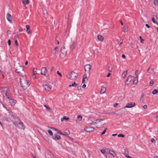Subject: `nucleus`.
Segmentation results:
<instances>
[{
  "label": "nucleus",
  "mask_w": 158,
  "mask_h": 158,
  "mask_svg": "<svg viewBox=\"0 0 158 158\" xmlns=\"http://www.w3.org/2000/svg\"><path fill=\"white\" fill-rule=\"evenodd\" d=\"M20 84L21 87L24 89H26L30 85L26 77L24 76H22L20 78Z\"/></svg>",
  "instance_id": "f257e3e1"
},
{
  "label": "nucleus",
  "mask_w": 158,
  "mask_h": 158,
  "mask_svg": "<svg viewBox=\"0 0 158 158\" xmlns=\"http://www.w3.org/2000/svg\"><path fill=\"white\" fill-rule=\"evenodd\" d=\"M12 122L13 124L19 128L23 129H25V126L23 123L18 118H16V119L15 121H12Z\"/></svg>",
  "instance_id": "f03ea898"
},
{
  "label": "nucleus",
  "mask_w": 158,
  "mask_h": 158,
  "mask_svg": "<svg viewBox=\"0 0 158 158\" xmlns=\"http://www.w3.org/2000/svg\"><path fill=\"white\" fill-rule=\"evenodd\" d=\"M104 120L103 119H98L96 120V127L98 128H100L102 126H104L105 123L104 122Z\"/></svg>",
  "instance_id": "7ed1b4c3"
},
{
  "label": "nucleus",
  "mask_w": 158,
  "mask_h": 158,
  "mask_svg": "<svg viewBox=\"0 0 158 158\" xmlns=\"http://www.w3.org/2000/svg\"><path fill=\"white\" fill-rule=\"evenodd\" d=\"M15 71L16 72L21 73V74H23L25 73L23 67L20 65H19L15 68Z\"/></svg>",
  "instance_id": "20e7f679"
},
{
  "label": "nucleus",
  "mask_w": 158,
  "mask_h": 158,
  "mask_svg": "<svg viewBox=\"0 0 158 158\" xmlns=\"http://www.w3.org/2000/svg\"><path fill=\"white\" fill-rule=\"evenodd\" d=\"M77 76V74L76 73L72 71L69 74V77L68 78L71 80H75L76 79Z\"/></svg>",
  "instance_id": "39448f33"
},
{
  "label": "nucleus",
  "mask_w": 158,
  "mask_h": 158,
  "mask_svg": "<svg viewBox=\"0 0 158 158\" xmlns=\"http://www.w3.org/2000/svg\"><path fill=\"white\" fill-rule=\"evenodd\" d=\"M16 102V101L14 99L8 97L6 100V103L8 105H14Z\"/></svg>",
  "instance_id": "423d86ee"
},
{
  "label": "nucleus",
  "mask_w": 158,
  "mask_h": 158,
  "mask_svg": "<svg viewBox=\"0 0 158 158\" xmlns=\"http://www.w3.org/2000/svg\"><path fill=\"white\" fill-rule=\"evenodd\" d=\"M91 69V66L89 64L85 65V72H87L88 73L90 74V71Z\"/></svg>",
  "instance_id": "0eeeda50"
},
{
  "label": "nucleus",
  "mask_w": 158,
  "mask_h": 158,
  "mask_svg": "<svg viewBox=\"0 0 158 158\" xmlns=\"http://www.w3.org/2000/svg\"><path fill=\"white\" fill-rule=\"evenodd\" d=\"M94 129L92 127H86L85 129V131H86L87 132H92L94 130Z\"/></svg>",
  "instance_id": "6e6552de"
},
{
  "label": "nucleus",
  "mask_w": 158,
  "mask_h": 158,
  "mask_svg": "<svg viewBox=\"0 0 158 158\" xmlns=\"http://www.w3.org/2000/svg\"><path fill=\"white\" fill-rule=\"evenodd\" d=\"M47 71L45 67H42L41 70V74L42 75L46 76V73H47Z\"/></svg>",
  "instance_id": "1a4fd4ad"
},
{
  "label": "nucleus",
  "mask_w": 158,
  "mask_h": 158,
  "mask_svg": "<svg viewBox=\"0 0 158 158\" xmlns=\"http://www.w3.org/2000/svg\"><path fill=\"white\" fill-rule=\"evenodd\" d=\"M135 105V102H131L127 103L124 108H131L134 107Z\"/></svg>",
  "instance_id": "9d476101"
},
{
  "label": "nucleus",
  "mask_w": 158,
  "mask_h": 158,
  "mask_svg": "<svg viewBox=\"0 0 158 158\" xmlns=\"http://www.w3.org/2000/svg\"><path fill=\"white\" fill-rule=\"evenodd\" d=\"M9 114L10 115L12 119V121L15 120L16 119V118H17L13 114L12 112L10 111L9 112Z\"/></svg>",
  "instance_id": "9b49d317"
},
{
  "label": "nucleus",
  "mask_w": 158,
  "mask_h": 158,
  "mask_svg": "<svg viewBox=\"0 0 158 158\" xmlns=\"http://www.w3.org/2000/svg\"><path fill=\"white\" fill-rule=\"evenodd\" d=\"M44 85V87L46 90L49 91L51 90V87L50 86L48 83H47Z\"/></svg>",
  "instance_id": "f8f14e48"
},
{
  "label": "nucleus",
  "mask_w": 158,
  "mask_h": 158,
  "mask_svg": "<svg viewBox=\"0 0 158 158\" xmlns=\"http://www.w3.org/2000/svg\"><path fill=\"white\" fill-rule=\"evenodd\" d=\"M6 18L9 22H11L12 20V17L10 14H7L6 15Z\"/></svg>",
  "instance_id": "ddd939ff"
},
{
  "label": "nucleus",
  "mask_w": 158,
  "mask_h": 158,
  "mask_svg": "<svg viewBox=\"0 0 158 158\" xmlns=\"http://www.w3.org/2000/svg\"><path fill=\"white\" fill-rule=\"evenodd\" d=\"M109 153L111 154L113 157L116 156V154L114 151L112 150L109 149Z\"/></svg>",
  "instance_id": "4468645a"
},
{
  "label": "nucleus",
  "mask_w": 158,
  "mask_h": 158,
  "mask_svg": "<svg viewBox=\"0 0 158 158\" xmlns=\"http://www.w3.org/2000/svg\"><path fill=\"white\" fill-rule=\"evenodd\" d=\"M132 76L131 75H129L125 83V85L128 84V83H126V82L128 81L129 82H130L132 79Z\"/></svg>",
  "instance_id": "2eb2a0df"
},
{
  "label": "nucleus",
  "mask_w": 158,
  "mask_h": 158,
  "mask_svg": "<svg viewBox=\"0 0 158 158\" xmlns=\"http://www.w3.org/2000/svg\"><path fill=\"white\" fill-rule=\"evenodd\" d=\"M106 88L102 86L101 92H100V94H103L106 91Z\"/></svg>",
  "instance_id": "dca6fc26"
},
{
  "label": "nucleus",
  "mask_w": 158,
  "mask_h": 158,
  "mask_svg": "<svg viewBox=\"0 0 158 158\" xmlns=\"http://www.w3.org/2000/svg\"><path fill=\"white\" fill-rule=\"evenodd\" d=\"M98 38L99 40L102 41L104 39V37L100 35H98Z\"/></svg>",
  "instance_id": "f3484780"
},
{
  "label": "nucleus",
  "mask_w": 158,
  "mask_h": 158,
  "mask_svg": "<svg viewBox=\"0 0 158 158\" xmlns=\"http://www.w3.org/2000/svg\"><path fill=\"white\" fill-rule=\"evenodd\" d=\"M138 76L137 75L135 78V79H134L133 80V84H136L138 81Z\"/></svg>",
  "instance_id": "a211bd4d"
},
{
  "label": "nucleus",
  "mask_w": 158,
  "mask_h": 158,
  "mask_svg": "<svg viewBox=\"0 0 158 158\" xmlns=\"http://www.w3.org/2000/svg\"><path fill=\"white\" fill-rule=\"evenodd\" d=\"M54 139H60V135L57 134H55L54 135Z\"/></svg>",
  "instance_id": "6ab92c4d"
},
{
  "label": "nucleus",
  "mask_w": 158,
  "mask_h": 158,
  "mask_svg": "<svg viewBox=\"0 0 158 158\" xmlns=\"http://www.w3.org/2000/svg\"><path fill=\"white\" fill-rule=\"evenodd\" d=\"M76 43H75V42H73L72 43V45L70 46V48L72 49H73L74 48H75V47L76 46Z\"/></svg>",
  "instance_id": "aec40b11"
},
{
  "label": "nucleus",
  "mask_w": 158,
  "mask_h": 158,
  "mask_svg": "<svg viewBox=\"0 0 158 158\" xmlns=\"http://www.w3.org/2000/svg\"><path fill=\"white\" fill-rule=\"evenodd\" d=\"M60 51L63 56H65L66 55L67 52L66 50H60Z\"/></svg>",
  "instance_id": "412c9836"
},
{
  "label": "nucleus",
  "mask_w": 158,
  "mask_h": 158,
  "mask_svg": "<svg viewBox=\"0 0 158 158\" xmlns=\"http://www.w3.org/2000/svg\"><path fill=\"white\" fill-rule=\"evenodd\" d=\"M69 119V117H64L63 118L61 119V121H63L64 120H65L68 121Z\"/></svg>",
  "instance_id": "4be33fe9"
},
{
  "label": "nucleus",
  "mask_w": 158,
  "mask_h": 158,
  "mask_svg": "<svg viewBox=\"0 0 158 158\" xmlns=\"http://www.w3.org/2000/svg\"><path fill=\"white\" fill-rule=\"evenodd\" d=\"M124 155H125V156L127 157V158H131V157L130 156H129L128 155V152L127 151L126 152V150L125 149V153H124Z\"/></svg>",
  "instance_id": "5701e85b"
},
{
  "label": "nucleus",
  "mask_w": 158,
  "mask_h": 158,
  "mask_svg": "<svg viewBox=\"0 0 158 158\" xmlns=\"http://www.w3.org/2000/svg\"><path fill=\"white\" fill-rule=\"evenodd\" d=\"M30 27V26L29 25H27L26 26V28L27 29L26 31L27 32L28 34H30V31H29Z\"/></svg>",
  "instance_id": "b1692460"
},
{
  "label": "nucleus",
  "mask_w": 158,
  "mask_h": 158,
  "mask_svg": "<svg viewBox=\"0 0 158 158\" xmlns=\"http://www.w3.org/2000/svg\"><path fill=\"white\" fill-rule=\"evenodd\" d=\"M77 84H76L75 82H73L71 85H69V87L73 86L76 87L77 85Z\"/></svg>",
  "instance_id": "393cba45"
},
{
  "label": "nucleus",
  "mask_w": 158,
  "mask_h": 158,
  "mask_svg": "<svg viewBox=\"0 0 158 158\" xmlns=\"http://www.w3.org/2000/svg\"><path fill=\"white\" fill-rule=\"evenodd\" d=\"M23 4L24 5L27 4L29 3V1L28 0H23Z\"/></svg>",
  "instance_id": "a878e982"
},
{
  "label": "nucleus",
  "mask_w": 158,
  "mask_h": 158,
  "mask_svg": "<svg viewBox=\"0 0 158 158\" xmlns=\"http://www.w3.org/2000/svg\"><path fill=\"white\" fill-rule=\"evenodd\" d=\"M127 27L126 26H124L123 27V31L124 32H127Z\"/></svg>",
  "instance_id": "bb28decb"
},
{
  "label": "nucleus",
  "mask_w": 158,
  "mask_h": 158,
  "mask_svg": "<svg viewBox=\"0 0 158 158\" xmlns=\"http://www.w3.org/2000/svg\"><path fill=\"white\" fill-rule=\"evenodd\" d=\"M127 71L126 70L124 73H123L122 76L123 78H124L126 77L127 74Z\"/></svg>",
  "instance_id": "cd10ccee"
},
{
  "label": "nucleus",
  "mask_w": 158,
  "mask_h": 158,
  "mask_svg": "<svg viewBox=\"0 0 158 158\" xmlns=\"http://www.w3.org/2000/svg\"><path fill=\"white\" fill-rule=\"evenodd\" d=\"M158 93V90L154 89L152 92V94H157Z\"/></svg>",
  "instance_id": "c85d7f7f"
},
{
  "label": "nucleus",
  "mask_w": 158,
  "mask_h": 158,
  "mask_svg": "<svg viewBox=\"0 0 158 158\" xmlns=\"http://www.w3.org/2000/svg\"><path fill=\"white\" fill-rule=\"evenodd\" d=\"M119 40H118V42L120 45L122 44L123 40L121 38H119Z\"/></svg>",
  "instance_id": "c756f323"
},
{
  "label": "nucleus",
  "mask_w": 158,
  "mask_h": 158,
  "mask_svg": "<svg viewBox=\"0 0 158 158\" xmlns=\"http://www.w3.org/2000/svg\"><path fill=\"white\" fill-rule=\"evenodd\" d=\"M112 68L111 67V64L110 65V66H109L108 68V71L110 72H112Z\"/></svg>",
  "instance_id": "7c9ffc66"
},
{
  "label": "nucleus",
  "mask_w": 158,
  "mask_h": 158,
  "mask_svg": "<svg viewBox=\"0 0 158 158\" xmlns=\"http://www.w3.org/2000/svg\"><path fill=\"white\" fill-rule=\"evenodd\" d=\"M66 135H68L70 134V132L69 130H65L64 131Z\"/></svg>",
  "instance_id": "2f4dec72"
},
{
  "label": "nucleus",
  "mask_w": 158,
  "mask_h": 158,
  "mask_svg": "<svg viewBox=\"0 0 158 158\" xmlns=\"http://www.w3.org/2000/svg\"><path fill=\"white\" fill-rule=\"evenodd\" d=\"M154 3L155 5H158V0H154Z\"/></svg>",
  "instance_id": "473e14b6"
},
{
  "label": "nucleus",
  "mask_w": 158,
  "mask_h": 158,
  "mask_svg": "<svg viewBox=\"0 0 158 158\" xmlns=\"http://www.w3.org/2000/svg\"><path fill=\"white\" fill-rule=\"evenodd\" d=\"M37 68H34L33 70V74H36V72H37Z\"/></svg>",
  "instance_id": "72a5a7b5"
},
{
  "label": "nucleus",
  "mask_w": 158,
  "mask_h": 158,
  "mask_svg": "<svg viewBox=\"0 0 158 158\" xmlns=\"http://www.w3.org/2000/svg\"><path fill=\"white\" fill-rule=\"evenodd\" d=\"M82 116L81 115H79L77 116V118L79 119V121H81L82 120Z\"/></svg>",
  "instance_id": "f704fd0d"
},
{
  "label": "nucleus",
  "mask_w": 158,
  "mask_h": 158,
  "mask_svg": "<svg viewBox=\"0 0 158 158\" xmlns=\"http://www.w3.org/2000/svg\"><path fill=\"white\" fill-rule=\"evenodd\" d=\"M89 124L90 125H95L96 124V120L94 121V122H91L89 123Z\"/></svg>",
  "instance_id": "c9c22d12"
},
{
  "label": "nucleus",
  "mask_w": 158,
  "mask_h": 158,
  "mask_svg": "<svg viewBox=\"0 0 158 158\" xmlns=\"http://www.w3.org/2000/svg\"><path fill=\"white\" fill-rule=\"evenodd\" d=\"M48 133H49V135H53V133H52V131L50 130H48Z\"/></svg>",
  "instance_id": "e433bc0d"
},
{
  "label": "nucleus",
  "mask_w": 158,
  "mask_h": 158,
  "mask_svg": "<svg viewBox=\"0 0 158 158\" xmlns=\"http://www.w3.org/2000/svg\"><path fill=\"white\" fill-rule=\"evenodd\" d=\"M107 129V128H106L105 129V130L103 131L101 133V135H104V134H105V133H106V129Z\"/></svg>",
  "instance_id": "4c0bfd02"
},
{
  "label": "nucleus",
  "mask_w": 158,
  "mask_h": 158,
  "mask_svg": "<svg viewBox=\"0 0 158 158\" xmlns=\"http://www.w3.org/2000/svg\"><path fill=\"white\" fill-rule=\"evenodd\" d=\"M83 78L86 79V81H88V79L86 76V74H85L83 75Z\"/></svg>",
  "instance_id": "58836bf2"
},
{
  "label": "nucleus",
  "mask_w": 158,
  "mask_h": 158,
  "mask_svg": "<svg viewBox=\"0 0 158 158\" xmlns=\"http://www.w3.org/2000/svg\"><path fill=\"white\" fill-rule=\"evenodd\" d=\"M44 106L46 107L49 110H51V109L49 107L46 106V105H44Z\"/></svg>",
  "instance_id": "ea45409f"
},
{
  "label": "nucleus",
  "mask_w": 158,
  "mask_h": 158,
  "mask_svg": "<svg viewBox=\"0 0 158 158\" xmlns=\"http://www.w3.org/2000/svg\"><path fill=\"white\" fill-rule=\"evenodd\" d=\"M101 153H102V154H104L105 152H106V151L104 149H101L100 151Z\"/></svg>",
  "instance_id": "a19ab883"
},
{
  "label": "nucleus",
  "mask_w": 158,
  "mask_h": 158,
  "mask_svg": "<svg viewBox=\"0 0 158 158\" xmlns=\"http://www.w3.org/2000/svg\"><path fill=\"white\" fill-rule=\"evenodd\" d=\"M152 20L153 23H156V22L155 20V19L154 17H153L152 18Z\"/></svg>",
  "instance_id": "79ce46f5"
},
{
  "label": "nucleus",
  "mask_w": 158,
  "mask_h": 158,
  "mask_svg": "<svg viewBox=\"0 0 158 158\" xmlns=\"http://www.w3.org/2000/svg\"><path fill=\"white\" fill-rule=\"evenodd\" d=\"M51 129H52L53 130H54V131H57V132H58V131H59V130H58L56 128H53V127H51Z\"/></svg>",
  "instance_id": "37998d69"
},
{
  "label": "nucleus",
  "mask_w": 158,
  "mask_h": 158,
  "mask_svg": "<svg viewBox=\"0 0 158 158\" xmlns=\"http://www.w3.org/2000/svg\"><path fill=\"white\" fill-rule=\"evenodd\" d=\"M8 44L9 46H10L11 44V40L10 39H9L7 41Z\"/></svg>",
  "instance_id": "c03bdc74"
},
{
  "label": "nucleus",
  "mask_w": 158,
  "mask_h": 158,
  "mask_svg": "<svg viewBox=\"0 0 158 158\" xmlns=\"http://www.w3.org/2000/svg\"><path fill=\"white\" fill-rule=\"evenodd\" d=\"M118 137H124V135L123 134H120L118 135Z\"/></svg>",
  "instance_id": "a18cd8bd"
},
{
  "label": "nucleus",
  "mask_w": 158,
  "mask_h": 158,
  "mask_svg": "<svg viewBox=\"0 0 158 158\" xmlns=\"http://www.w3.org/2000/svg\"><path fill=\"white\" fill-rule=\"evenodd\" d=\"M154 81H150V86H152V85L154 83Z\"/></svg>",
  "instance_id": "49530a36"
},
{
  "label": "nucleus",
  "mask_w": 158,
  "mask_h": 158,
  "mask_svg": "<svg viewBox=\"0 0 158 158\" xmlns=\"http://www.w3.org/2000/svg\"><path fill=\"white\" fill-rule=\"evenodd\" d=\"M57 73L58 74L60 77H62V74L60 73V72L59 71H57Z\"/></svg>",
  "instance_id": "de8ad7c7"
},
{
  "label": "nucleus",
  "mask_w": 158,
  "mask_h": 158,
  "mask_svg": "<svg viewBox=\"0 0 158 158\" xmlns=\"http://www.w3.org/2000/svg\"><path fill=\"white\" fill-rule=\"evenodd\" d=\"M57 133H59L61 135H64V134L60 132L59 131H58V132H57Z\"/></svg>",
  "instance_id": "09e8293b"
},
{
  "label": "nucleus",
  "mask_w": 158,
  "mask_h": 158,
  "mask_svg": "<svg viewBox=\"0 0 158 158\" xmlns=\"http://www.w3.org/2000/svg\"><path fill=\"white\" fill-rule=\"evenodd\" d=\"M116 112L117 111H116L115 112H113V113L116 114L117 115H121V113H117Z\"/></svg>",
  "instance_id": "8fccbe9b"
},
{
  "label": "nucleus",
  "mask_w": 158,
  "mask_h": 158,
  "mask_svg": "<svg viewBox=\"0 0 158 158\" xmlns=\"http://www.w3.org/2000/svg\"><path fill=\"white\" fill-rule=\"evenodd\" d=\"M151 141L152 143H154L155 142V140L153 138H152L151 139Z\"/></svg>",
  "instance_id": "3c124183"
},
{
  "label": "nucleus",
  "mask_w": 158,
  "mask_h": 158,
  "mask_svg": "<svg viewBox=\"0 0 158 158\" xmlns=\"http://www.w3.org/2000/svg\"><path fill=\"white\" fill-rule=\"evenodd\" d=\"M77 89L79 90H80L81 89V86H78L77 87Z\"/></svg>",
  "instance_id": "603ef678"
},
{
  "label": "nucleus",
  "mask_w": 158,
  "mask_h": 158,
  "mask_svg": "<svg viewBox=\"0 0 158 158\" xmlns=\"http://www.w3.org/2000/svg\"><path fill=\"white\" fill-rule=\"evenodd\" d=\"M15 45H16V46H18V43H17V40H15Z\"/></svg>",
  "instance_id": "864d4df0"
},
{
  "label": "nucleus",
  "mask_w": 158,
  "mask_h": 158,
  "mask_svg": "<svg viewBox=\"0 0 158 158\" xmlns=\"http://www.w3.org/2000/svg\"><path fill=\"white\" fill-rule=\"evenodd\" d=\"M85 79L83 78L82 80V83H85Z\"/></svg>",
  "instance_id": "5fc2aeb1"
},
{
  "label": "nucleus",
  "mask_w": 158,
  "mask_h": 158,
  "mask_svg": "<svg viewBox=\"0 0 158 158\" xmlns=\"http://www.w3.org/2000/svg\"><path fill=\"white\" fill-rule=\"evenodd\" d=\"M32 76L33 78H36L35 74H33Z\"/></svg>",
  "instance_id": "6e6d98bb"
},
{
  "label": "nucleus",
  "mask_w": 158,
  "mask_h": 158,
  "mask_svg": "<svg viewBox=\"0 0 158 158\" xmlns=\"http://www.w3.org/2000/svg\"><path fill=\"white\" fill-rule=\"evenodd\" d=\"M145 26H146V27L148 28H149L150 27V26H149V25H148V24H145Z\"/></svg>",
  "instance_id": "4d7b16f0"
},
{
  "label": "nucleus",
  "mask_w": 158,
  "mask_h": 158,
  "mask_svg": "<svg viewBox=\"0 0 158 158\" xmlns=\"http://www.w3.org/2000/svg\"><path fill=\"white\" fill-rule=\"evenodd\" d=\"M118 105V104L117 103H116L115 104H114V106L115 107L116 106Z\"/></svg>",
  "instance_id": "13d9d810"
},
{
  "label": "nucleus",
  "mask_w": 158,
  "mask_h": 158,
  "mask_svg": "<svg viewBox=\"0 0 158 158\" xmlns=\"http://www.w3.org/2000/svg\"><path fill=\"white\" fill-rule=\"evenodd\" d=\"M143 108L144 109H146L147 108V106L146 105H144L143 106Z\"/></svg>",
  "instance_id": "bf43d9fd"
},
{
  "label": "nucleus",
  "mask_w": 158,
  "mask_h": 158,
  "mask_svg": "<svg viewBox=\"0 0 158 158\" xmlns=\"http://www.w3.org/2000/svg\"><path fill=\"white\" fill-rule=\"evenodd\" d=\"M86 86V85H85V84H84L82 86V88H85V87Z\"/></svg>",
  "instance_id": "052dcab7"
},
{
  "label": "nucleus",
  "mask_w": 158,
  "mask_h": 158,
  "mask_svg": "<svg viewBox=\"0 0 158 158\" xmlns=\"http://www.w3.org/2000/svg\"><path fill=\"white\" fill-rule=\"evenodd\" d=\"M138 70H136V71H135V75H136V76H137V75H138V74H137V72H138Z\"/></svg>",
  "instance_id": "680f3d73"
},
{
  "label": "nucleus",
  "mask_w": 158,
  "mask_h": 158,
  "mask_svg": "<svg viewBox=\"0 0 158 158\" xmlns=\"http://www.w3.org/2000/svg\"><path fill=\"white\" fill-rule=\"evenodd\" d=\"M122 57L123 58H125V56L124 54H123L122 55Z\"/></svg>",
  "instance_id": "e2e57ef3"
},
{
  "label": "nucleus",
  "mask_w": 158,
  "mask_h": 158,
  "mask_svg": "<svg viewBox=\"0 0 158 158\" xmlns=\"http://www.w3.org/2000/svg\"><path fill=\"white\" fill-rule=\"evenodd\" d=\"M110 75V73H109L107 75L106 77H109Z\"/></svg>",
  "instance_id": "0e129e2a"
},
{
  "label": "nucleus",
  "mask_w": 158,
  "mask_h": 158,
  "mask_svg": "<svg viewBox=\"0 0 158 158\" xmlns=\"http://www.w3.org/2000/svg\"><path fill=\"white\" fill-rule=\"evenodd\" d=\"M119 21H120V23L121 24V25H123V22L121 20H120Z\"/></svg>",
  "instance_id": "69168bd1"
},
{
  "label": "nucleus",
  "mask_w": 158,
  "mask_h": 158,
  "mask_svg": "<svg viewBox=\"0 0 158 158\" xmlns=\"http://www.w3.org/2000/svg\"><path fill=\"white\" fill-rule=\"evenodd\" d=\"M144 40L143 39H142L140 40V42L142 43L143 42V41Z\"/></svg>",
  "instance_id": "338daca9"
},
{
  "label": "nucleus",
  "mask_w": 158,
  "mask_h": 158,
  "mask_svg": "<svg viewBox=\"0 0 158 158\" xmlns=\"http://www.w3.org/2000/svg\"><path fill=\"white\" fill-rule=\"evenodd\" d=\"M10 31L9 30H8L7 31V33L8 34H10Z\"/></svg>",
  "instance_id": "774afa93"
}]
</instances>
